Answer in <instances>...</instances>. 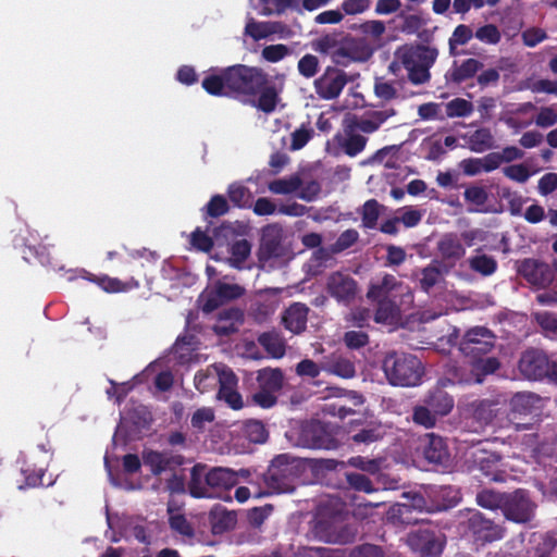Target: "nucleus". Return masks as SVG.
Returning a JSON list of instances; mask_svg holds the SVG:
<instances>
[{
    "mask_svg": "<svg viewBox=\"0 0 557 557\" xmlns=\"http://www.w3.org/2000/svg\"><path fill=\"white\" fill-rule=\"evenodd\" d=\"M347 84L346 74L334 67H327L324 73L314 81V88L320 98L331 100L337 98Z\"/></svg>",
    "mask_w": 557,
    "mask_h": 557,
    "instance_id": "nucleus-9",
    "label": "nucleus"
},
{
    "mask_svg": "<svg viewBox=\"0 0 557 557\" xmlns=\"http://www.w3.org/2000/svg\"><path fill=\"white\" fill-rule=\"evenodd\" d=\"M85 277L97 283L107 293H123L138 286V283L133 278L126 282H122L119 278L110 277L107 275L95 277L91 274H88Z\"/></svg>",
    "mask_w": 557,
    "mask_h": 557,
    "instance_id": "nucleus-20",
    "label": "nucleus"
},
{
    "mask_svg": "<svg viewBox=\"0 0 557 557\" xmlns=\"http://www.w3.org/2000/svg\"><path fill=\"white\" fill-rule=\"evenodd\" d=\"M228 197L238 207H248L252 200V194L242 184H232L228 188Z\"/></svg>",
    "mask_w": 557,
    "mask_h": 557,
    "instance_id": "nucleus-45",
    "label": "nucleus"
},
{
    "mask_svg": "<svg viewBox=\"0 0 557 557\" xmlns=\"http://www.w3.org/2000/svg\"><path fill=\"white\" fill-rule=\"evenodd\" d=\"M426 404L432 408L438 418L448 414L454 407L453 398L442 391H437L431 395L426 400Z\"/></svg>",
    "mask_w": 557,
    "mask_h": 557,
    "instance_id": "nucleus-32",
    "label": "nucleus"
},
{
    "mask_svg": "<svg viewBox=\"0 0 557 557\" xmlns=\"http://www.w3.org/2000/svg\"><path fill=\"white\" fill-rule=\"evenodd\" d=\"M199 301L205 312H211L225 302L212 285L208 286L202 292L199 297Z\"/></svg>",
    "mask_w": 557,
    "mask_h": 557,
    "instance_id": "nucleus-40",
    "label": "nucleus"
},
{
    "mask_svg": "<svg viewBox=\"0 0 557 557\" xmlns=\"http://www.w3.org/2000/svg\"><path fill=\"white\" fill-rule=\"evenodd\" d=\"M533 511L534 505L524 492L517 491L505 497L503 512L508 519L515 522H527L533 516Z\"/></svg>",
    "mask_w": 557,
    "mask_h": 557,
    "instance_id": "nucleus-10",
    "label": "nucleus"
},
{
    "mask_svg": "<svg viewBox=\"0 0 557 557\" xmlns=\"http://www.w3.org/2000/svg\"><path fill=\"white\" fill-rule=\"evenodd\" d=\"M519 273L525 277L531 284L536 286H545L550 281L549 268L536 260H523L519 268Z\"/></svg>",
    "mask_w": 557,
    "mask_h": 557,
    "instance_id": "nucleus-13",
    "label": "nucleus"
},
{
    "mask_svg": "<svg viewBox=\"0 0 557 557\" xmlns=\"http://www.w3.org/2000/svg\"><path fill=\"white\" fill-rule=\"evenodd\" d=\"M438 251L443 259L455 262L465 255V249L456 236L446 235L438 243Z\"/></svg>",
    "mask_w": 557,
    "mask_h": 557,
    "instance_id": "nucleus-25",
    "label": "nucleus"
},
{
    "mask_svg": "<svg viewBox=\"0 0 557 557\" xmlns=\"http://www.w3.org/2000/svg\"><path fill=\"white\" fill-rule=\"evenodd\" d=\"M278 94L280 90L274 85H270L265 78V84L257 92L258 97L252 96L247 101L257 109L270 113L276 109L280 102Z\"/></svg>",
    "mask_w": 557,
    "mask_h": 557,
    "instance_id": "nucleus-15",
    "label": "nucleus"
},
{
    "mask_svg": "<svg viewBox=\"0 0 557 557\" xmlns=\"http://www.w3.org/2000/svg\"><path fill=\"white\" fill-rule=\"evenodd\" d=\"M238 482L237 473L228 468L207 469V466L198 463L193 467L190 473L189 492L196 498H209L212 494L208 487L227 490Z\"/></svg>",
    "mask_w": 557,
    "mask_h": 557,
    "instance_id": "nucleus-3",
    "label": "nucleus"
},
{
    "mask_svg": "<svg viewBox=\"0 0 557 557\" xmlns=\"http://www.w3.org/2000/svg\"><path fill=\"white\" fill-rule=\"evenodd\" d=\"M421 448L424 458L432 463H442L447 459L448 453L442 437L433 434L421 440Z\"/></svg>",
    "mask_w": 557,
    "mask_h": 557,
    "instance_id": "nucleus-16",
    "label": "nucleus"
},
{
    "mask_svg": "<svg viewBox=\"0 0 557 557\" xmlns=\"http://www.w3.org/2000/svg\"><path fill=\"white\" fill-rule=\"evenodd\" d=\"M212 528L215 533H221L233 528L236 523V517L233 512L216 507L211 511Z\"/></svg>",
    "mask_w": 557,
    "mask_h": 557,
    "instance_id": "nucleus-34",
    "label": "nucleus"
},
{
    "mask_svg": "<svg viewBox=\"0 0 557 557\" xmlns=\"http://www.w3.org/2000/svg\"><path fill=\"white\" fill-rule=\"evenodd\" d=\"M437 50L435 48L403 47L396 52V62L400 63L414 84H421L429 79L428 67L435 61Z\"/></svg>",
    "mask_w": 557,
    "mask_h": 557,
    "instance_id": "nucleus-5",
    "label": "nucleus"
},
{
    "mask_svg": "<svg viewBox=\"0 0 557 557\" xmlns=\"http://www.w3.org/2000/svg\"><path fill=\"white\" fill-rule=\"evenodd\" d=\"M519 370L528 380H541L548 372V360L539 351H527L519 361Z\"/></svg>",
    "mask_w": 557,
    "mask_h": 557,
    "instance_id": "nucleus-12",
    "label": "nucleus"
},
{
    "mask_svg": "<svg viewBox=\"0 0 557 557\" xmlns=\"http://www.w3.org/2000/svg\"><path fill=\"white\" fill-rule=\"evenodd\" d=\"M312 137V129L308 127H300L292 133V150H299L306 146V144Z\"/></svg>",
    "mask_w": 557,
    "mask_h": 557,
    "instance_id": "nucleus-62",
    "label": "nucleus"
},
{
    "mask_svg": "<svg viewBox=\"0 0 557 557\" xmlns=\"http://www.w3.org/2000/svg\"><path fill=\"white\" fill-rule=\"evenodd\" d=\"M383 369L388 382L396 386H416L423 374L421 361L406 354H389L384 359Z\"/></svg>",
    "mask_w": 557,
    "mask_h": 557,
    "instance_id": "nucleus-4",
    "label": "nucleus"
},
{
    "mask_svg": "<svg viewBox=\"0 0 557 557\" xmlns=\"http://www.w3.org/2000/svg\"><path fill=\"white\" fill-rule=\"evenodd\" d=\"M493 346L494 335L485 327L476 326L465 334L460 343V350L466 356L474 358L471 364L472 375L463 379L465 383H481L485 375L494 373L498 369L499 362L497 359L492 357L478 358L480 355L487 354Z\"/></svg>",
    "mask_w": 557,
    "mask_h": 557,
    "instance_id": "nucleus-1",
    "label": "nucleus"
},
{
    "mask_svg": "<svg viewBox=\"0 0 557 557\" xmlns=\"http://www.w3.org/2000/svg\"><path fill=\"white\" fill-rule=\"evenodd\" d=\"M470 267L483 275H490L496 270V261L485 255H478L470 259Z\"/></svg>",
    "mask_w": 557,
    "mask_h": 557,
    "instance_id": "nucleus-49",
    "label": "nucleus"
},
{
    "mask_svg": "<svg viewBox=\"0 0 557 557\" xmlns=\"http://www.w3.org/2000/svg\"><path fill=\"white\" fill-rule=\"evenodd\" d=\"M407 542L412 550L423 556L436 557L443 549V542L426 529L411 532Z\"/></svg>",
    "mask_w": 557,
    "mask_h": 557,
    "instance_id": "nucleus-11",
    "label": "nucleus"
},
{
    "mask_svg": "<svg viewBox=\"0 0 557 557\" xmlns=\"http://www.w3.org/2000/svg\"><path fill=\"white\" fill-rule=\"evenodd\" d=\"M337 39L335 36H324L313 44V49L320 53L327 54L333 58L336 53Z\"/></svg>",
    "mask_w": 557,
    "mask_h": 557,
    "instance_id": "nucleus-59",
    "label": "nucleus"
},
{
    "mask_svg": "<svg viewBox=\"0 0 557 557\" xmlns=\"http://www.w3.org/2000/svg\"><path fill=\"white\" fill-rule=\"evenodd\" d=\"M467 143L469 148L478 153L490 150L495 146L494 136L488 128L476 129L468 137Z\"/></svg>",
    "mask_w": 557,
    "mask_h": 557,
    "instance_id": "nucleus-26",
    "label": "nucleus"
},
{
    "mask_svg": "<svg viewBox=\"0 0 557 557\" xmlns=\"http://www.w3.org/2000/svg\"><path fill=\"white\" fill-rule=\"evenodd\" d=\"M472 110V104L465 99L456 98L446 103V114L449 117L467 116Z\"/></svg>",
    "mask_w": 557,
    "mask_h": 557,
    "instance_id": "nucleus-50",
    "label": "nucleus"
},
{
    "mask_svg": "<svg viewBox=\"0 0 557 557\" xmlns=\"http://www.w3.org/2000/svg\"><path fill=\"white\" fill-rule=\"evenodd\" d=\"M321 428L318 424H311L304 430V440L301 445L308 448H330L329 443L321 437L315 436V433L320 432Z\"/></svg>",
    "mask_w": 557,
    "mask_h": 557,
    "instance_id": "nucleus-43",
    "label": "nucleus"
},
{
    "mask_svg": "<svg viewBox=\"0 0 557 557\" xmlns=\"http://www.w3.org/2000/svg\"><path fill=\"white\" fill-rule=\"evenodd\" d=\"M327 286L331 294L341 300L355 293V282L341 273L331 275Z\"/></svg>",
    "mask_w": 557,
    "mask_h": 557,
    "instance_id": "nucleus-21",
    "label": "nucleus"
},
{
    "mask_svg": "<svg viewBox=\"0 0 557 557\" xmlns=\"http://www.w3.org/2000/svg\"><path fill=\"white\" fill-rule=\"evenodd\" d=\"M475 462L481 471L492 481H504L506 479V468L508 463L502 462L495 454H482L476 456Z\"/></svg>",
    "mask_w": 557,
    "mask_h": 557,
    "instance_id": "nucleus-14",
    "label": "nucleus"
},
{
    "mask_svg": "<svg viewBox=\"0 0 557 557\" xmlns=\"http://www.w3.org/2000/svg\"><path fill=\"white\" fill-rule=\"evenodd\" d=\"M347 51L349 53L350 62H362L368 60L373 52V49L366 42L364 39H347Z\"/></svg>",
    "mask_w": 557,
    "mask_h": 557,
    "instance_id": "nucleus-35",
    "label": "nucleus"
},
{
    "mask_svg": "<svg viewBox=\"0 0 557 557\" xmlns=\"http://www.w3.org/2000/svg\"><path fill=\"white\" fill-rule=\"evenodd\" d=\"M246 34L255 40L267 38L275 33V24L270 22L249 21L246 25Z\"/></svg>",
    "mask_w": 557,
    "mask_h": 557,
    "instance_id": "nucleus-39",
    "label": "nucleus"
},
{
    "mask_svg": "<svg viewBox=\"0 0 557 557\" xmlns=\"http://www.w3.org/2000/svg\"><path fill=\"white\" fill-rule=\"evenodd\" d=\"M251 7L261 15L280 14L289 5V0H250Z\"/></svg>",
    "mask_w": 557,
    "mask_h": 557,
    "instance_id": "nucleus-33",
    "label": "nucleus"
},
{
    "mask_svg": "<svg viewBox=\"0 0 557 557\" xmlns=\"http://www.w3.org/2000/svg\"><path fill=\"white\" fill-rule=\"evenodd\" d=\"M259 343L273 358H282L285 354V342L277 333L268 332L261 334Z\"/></svg>",
    "mask_w": 557,
    "mask_h": 557,
    "instance_id": "nucleus-28",
    "label": "nucleus"
},
{
    "mask_svg": "<svg viewBox=\"0 0 557 557\" xmlns=\"http://www.w3.org/2000/svg\"><path fill=\"white\" fill-rule=\"evenodd\" d=\"M269 190L276 195H296L300 188V178L298 175H290L288 177L274 180L268 185Z\"/></svg>",
    "mask_w": 557,
    "mask_h": 557,
    "instance_id": "nucleus-29",
    "label": "nucleus"
},
{
    "mask_svg": "<svg viewBox=\"0 0 557 557\" xmlns=\"http://www.w3.org/2000/svg\"><path fill=\"white\" fill-rule=\"evenodd\" d=\"M393 115V112L387 111H373L361 116L356 122V127L363 133L375 132L387 119Z\"/></svg>",
    "mask_w": 557,
    "mask_h": 557,
    "instance_id": "nucleus-27",
    "label": "nucleus"
},
{
    "mask_svg": "<svg viewBox=\"0 0 557 557\" xmlns=\"http://www.w3.org/2000/svg\"><path fill=\"white\" fill-rule=\"evenodd\" d=\"M438 417L432 408L425 403L424 406H419L414 409L413 421L424 428H433Z\"/></svg>",
    "mask_w": 557,
    "mask_h": 557,
    "instance_id": "nucleus-47",
    "label": "nucleus"
},
{
    "mask_svg": "<svg viewBox=\"0 0 557 557\" xmlns=\"http://www.w3.org/2000/svg\"><path fill=\"white\" fill-rule=\"evenodd\" d=\"M197 346L198 342L195 336L191 334H185L177 338L172 352L180 362H190L193 360V352L197 349Z\"/></svg>",
    "mask_w": 557,
    "mask_h": 557,
    "instance_id": "nucleus-24",
    "label": "nucleus"
},
{
    "mask_svg": "<svg viewBox=\"0 0 557 557\" xmlns=\"http://www.w3.org/2000/svg\"><path fill=\"white\" fill-rule=\"evenodd\" d=\"M535 319L547 334H557V318L548 312H539Z\"/></svg>",
    "mask_w": 557,
    "mask_h": 557,
    "instance_id": "nucleus-64",
    "label": "nucleus"
},
{
    "mask_svg": "<svg viewBox=\"0 0 557 557\" xmlns=\"http://www.w3.org/2000/svg\"><path fill=\"white\" fill-rule=\"evenodd\" d=\"M231 233L228 225H223L216 233L214 242L200 230H196L190 236V244L198 250L209 251L212 246L220 247V237H226Z\"/></svg>",
    "mask_w": 557,
    "mask_h": 557,
    "instance_id": "nucleus-22",
    "label": "nucleus"
},
{
    "mask_svg": "<svg viewBox=\"0 0 557 557\" xmlns=\"http://www.w3.org/2000/svg\"><path fill=\"white\" fill-rule=\"evenodd\" d=\"M212 286L222 296L225 302L228 300L236 299L245 293V289L237 284H226L216 282Z\"/></svg>",
    "mask_w": 557,
    "mask_h": 557,
    "instance_id": "nucleus-54",
    "label": "nucleus"
},
{
    "mask_svg": "<svg viewBox=\"0 0 557 557\" xmlns=\"http://www.w3.org/2000/svg\"><path fill=\"white\" fill-rule=\"evenodd\" d=\"M242 321L243 312L236 308H228L219 313V318L213 330L218 335H228L237 331Z\"/></svg>",
    "mask_w": 557,
    "mask_h": 557,
    "instance_id": "nucleus-17",
    "label": "nucleus"
},
{
    "mask_svg": "<svg viewBox=\"0 0 557 557\" xmlns=\"http://www.w3.org/2000/svg\"><path fill=\"white\" fill-rule=\"evenodd\" d=\"M203 89L214 96H228L231 91L226 87V72L222 76L211 75L203 79Z\"/></svg>",
    "mask_w": 557,
    "mask_h": 557,
    "instance_id": "nucleus-37",
    "label": "nucleus"
},
{
    "mask_svg": "<svg viewBox=\"0 0 557 557\" xmlns=\"http://www.w3.org/2000/svg\"><path fill=\"white\" fill-rule=\"evenodd\" d=\"M465 199L468 203L472 205L473 208L470 211H481V208L487 200V191L482 186H470L465 190Z\"/></svg>",
    "mask_w": 557,
    "mask_h": 557,
    "instance_id": "nucleus-41",
    "label": "nucleus"
},
{
    "mask_svg": "<svg viewBox=\"0 0 557 557\" xmlns=\"http://www.w3.org/2000/svg\"><path fill=\"white\" fill-rule=\"evenodd\" d=\"M472 416L479 422L487 424L490 421H492V418L494 417V410L492 409L490 403L480 401L479 404L473 405Z\"/></svg>",
    "mask_w": 557,
    "mask_h": 557,
    "instance_id": "nucleus-60",
    "label": "nucleus"
},
{
    "mask_svg": "<svg viewBox=\"0 0 557 557\" xmlns=\"http://www.w3.org/2000/svg\"><path fill=\"white\" fill-rule=\"evenodd\" d=\"M397 216L406 227H413L421 221L423 212L411 207H405L397 211Z\"/></svg>",
    "mask_w": 557,
    "mask_h": 557,
    "instance_id": "nucleus-56",
    "label": "nucleus"
},
{
    "mask_svg": "<svg viewBox=\"0 0 557 557\" xmlns=\"http://www.w3.org/2000/svg\"><path fill=\"white\" fill-rule=\"evenodd\" d=\"M216 382L220 383L219 398L223 399L233 409L242 408V397L235 389L236 376L227 367L213 364L195 375V386L200 393L207 392Z\"/></svg>",
    "mask_w": 557,
    "mask_h": 557,
    "instance_id": "nucleus-2",
    "label": "nucleus"
},
{
    "mask_svg": "<svg viewBox=\"0 0 557 557\" xmlns=\"http://www.w3.org/2000/svg\"><path fill=\"white\" fill-rule=\"evenodd\" d=\"M367 144V138L359 134H350L343 144L345 152L355 157L360 153Z\"/></svg>",
    "mask_w": 557,
    "mask_h": 557,
    "instance_id": "nucleus-53",
    "label": "nucleus"
},
{
    "mask_svg": "<svg viewBox=\"0 0 557 557\" xmlns=\"http://www.w3.org/2000/svg\"><path fill=\"white\" fill-rule=\"evenodd\" d=\"M539 403L540 399L531 393H518L511 398L510 406L513 412L528 414L537 408Z\"/></svg>",
    "mask_w": 557,
    "mask_h": 557,
    "instance_id": "nucleus-30",
    "label": "nucleus"
},
{
    "mask_svg": "<svg viewBox=\"0 0 557 557\" xmlns=\"http://www.w3.org/2000/svg\"><path fill=\"white\" fill-rule=\"evenodd\" d=\"M398 289L409 292L408 287L404 286L403 283L398 282L393 275H385L380 284L371 285L368 297L380 302L375 314L376 322L386 323L398 314L395 306L385 302L386 298L396 297L394 292ZM408 295L410 296V293H408Z\"/></svg>",
    "mask_w": 557,
    "mask_h": 557,
    "instance_id": "nucleus-7",
    "label": "nucleus"
},
{
    "mask_svg": "<svg viewBox=\"0 0 557 557\" xmlns=\"http://www.w3.org/2000/svg\"><path fill=\"white\" fill-rule=\"evenodd\" d=\"M474 36L478 40L487 45H497L502 38L500 30L494 24H485L480 26L475 30Z\"/></svg>",
    "mask_w": 557,
    "mask_h": 557,
    "instance_id": "nucleus-46",
    "label": "nucleus"
},
{
    "mask_svg": "<svg viewBox=\"0 0 557 557\" xmlns=\"http://www.w3.org/2000/svg\"><path fill=\"white\" fill-rule=\"evenodd\" d=\"M245 435L252 443H264L268 433L264 425L259 421H249L245 424Z\"/></svg>",
    "mask_w": 557,
    "mask_h": 557,
    "instance_id": "nucleus-51",
    "label": "nucleus"
},
{
    "mask_svg": "<svg viewBox=\"0 0 557 557\" xmlns=\"http://www.w3.org/2000/svg\"><path fill=\"white\" fill-rule=\"evenodd\" d=\"M264 84L265 74L260 69L236 65L226 71V87L236 96L250 99Z\"/></svg>",
    "mask_w": 557,
    "mask_h": 557,
    "instance_id": "nucleus-6",
    "label": "nucleus"
},
{
    "mask_svg": "<svg viewBox=\"0 0 557 557\" xmlns=\"http://www.w3.org/2000/svg\"><path fill=\"white\" fill-rule=\"evenodd\" d=\"M419 284L424 292H429L430 288L438 284L442 280V273L438 268L431 264L422 269L419 274Z\"/></svg>",
    "mask_w": 557,
    "mask_h": 557,
    "instance_id": "nucleus-42",
    "label": "nucleus"
},
{
    "mask_svg": "<svg viewBox=\"0 0 557 557\" xmlns=\"http://www.w3.org/2000/svg\"><path fill=\"white\" fill-rule=\"evenodd\" d=\"M214 420V412L211 408L203 407L197 409L190 419L191 426L198 431L206 428L207 424Z\"/></svg>",
    "mask_w": 557,
    "mask_h": 557,
    "instance_id": "nucleus-52",
    "label": "nucleus"
},
{
    "mask_svg": "<svg viewBox=\"0 0 557 557\" xmlns=\"http://www.w3.org/2000/svg\"><path fill=\"white\" fill-rule=\"evenodd\" d=\"M323 369L343 379H350L356 372L354 364L349 360L343 358H336L332 361L325 362L323 364Z\"/></svg>",
    "mask_w": 557,
    "mask_h": 557,
    "instance_id": "nucleus-36",
    "label": "nucleus"
},
{
    "mask_svg": "<svg viewBox=\"0 0 557 557\" xmlns=\"http://www.w3.org/2000/svg\"><path fill=\"white\" fill-rule=\"evenodd\" d=\"M308 309L301 304H294L283 315L285 327L294 334H299L306 327Z\"/></svg>",
    "mask_w": 557,
    "mask_h": 557,
    "instance_id": "nucleus-19",
    "label": "nucleus"
},
{
    "mask_svg": "<svg viewBox=\"0 0 557 557\" xmlns=\"http://www.w3.org/2000/svg\"><path fill=\"white\" fill-rule=\"evenodd\" d=\"M288 53V48L285 45H271L262 50V57L269 62H278L284 59Z\"/></svg>",
    "mask_w": 557,
    "mask_h": 557,
    "instance_id": "nucleus-61",
    "label": "nucleus"
},
{
    "mask_svg": "<svg viewBox=\"0 0 557 557\" xmlns=\"http://www.w3.org/2000/svg\"><path fill=\"white\" fill-rule=\"evenodd\" d=\"M536 171H531L525 164H512L503 169L506 177L518 183L527 182Z\"/></svg>",
    "mask_w": 557,
    "mask_h": 557,
    "instance_id": "nucleus-48",
    "label": "nucleus"
},
{
    "mask_svg": "<svg viewBox=\"0 0 557 557\" xmlns=\"http://www.w3.org/2000/svg\"><path fill=\"white\" fill-rule=\"evenodd\" d=\"M289 460V456L281 455L273 460L269 469L267 480L275 493H287L294 488L290 482L293 467H290Z\"/></svg>",
    "mask_w": 557,
    "mask_h": 557,
    "instance_id": "nucleus-8",
    "label": "nucleus"
},
{
    "mask_svg": "<svg viewBox=\"0 0 557 557\" xmlns=\"http://www.w3.org/2000/svg\"><path fill=\"white\" fill-rule=\"evenodd\" d=\"M505 497L506 496L494 493L492 491H483L478 495V503L484 508L494 509L496 507H502L503 509Z\"/></svg>",
    "mask_w": 557,
    "mask_h": 557,
    "instance_id": "nucleus-55",
    "label": "nucleus"
},
{
    "mask_svg": "<svg viewBox=\"0 0 557 557\" xmlns=\"http://www.w3.org/2000/svg\"><path fill=\"white\" fill-rule=\"evenodd\" d=\"M250 244L246 239H239L228 246V257H223L222 252H216L212 258L215 260H224L231 267L239 269L243 262L250 256Z\"/></svg>",
    "mask_w": 557,
    "mask_h": 557,
    "instance_id": "nucleus-18",
    "label": "nucleus"
},
{
    "mask_svg": "<svg viewBox=\"0 0 557 557\" xmlns=\"http://www.w3.org/2000/svg\"><path fill=\"white\" fill-rule=\"evenodd\" d=\"M472 37H473V32L468 25H465V24L458 25L454 29V32L449 38V41H448L450 53L455 54L456 48L458 46H463V45L468 44Z\"/></svg>",
    "mask_w": 557,
    "mask_h": 557,
    "instance_id": "nucleus-44",
    "label": "nucleus"
},
{
    "mask_svg": "<svg viewBox=\"0 0 557 557\" xmlns=\"http://www.w3.org/2000/svg\"><path fill=\"white\" fill-rule=\"evenodd\" d=\"M143 458L144 463L148 466L154 474L166 470L171 462L170 457L158 451H146Z\"/></svg>",
    "mask_w": 557,
    "mask_h": 557,
    "instance_id": "nucleus-38",
    "label": "nucleus"
},
{
    "mask_svg": "<svg viewBox=\"0 0 557 557\" xmlns=\"http://www.w3.org/2000/svg\"><path fill=\"white\" fill-rule=\"evenodd\" d=\"M319 60L315 55L306 54L298 62V71L305 77H312L318 72Z\"/></svg>",
    "mask_w": 557,
    "mask_h": 557,
    "instance_id": "nucleus-58",
    "label": "nucleus"
},
{
    "mask_svg": "<svg viewBox=\"0 0 557 557\" xmlns=\"http://www.w3.org/2000/svg\"><path fill=\"white\" fill-rule=\"evenodd\" d=\"M344 342L347 347L358 349L366 346L369 342L368 334L362 330L348 331L344 335Z\"/></svg>",
    "mask_w": 557,
    "mask_h": 557,
    "instance_id": "nucleus-57",
    "label": "nucleus"
},
{
    "mask_svg": "<svg viewBox=\"0 0 557 557\" xmlns=\"http://www.w3.org/2000/svg\"><path fill=\"white\" fill-rule=\"evenodd\" d=\"M379 218V203L375 200H369L363 206L362 222L367 227H373Z\"/></svg>",
    "mask_w": 557,
    "mask_h": 557,
    "instance_id": "nucleus-63",
    "label": "nucleus"
},
{
    "mask_svg": "<svg viewBox=\"0 0 557 557\" xmlns=\"http://www.w3.org/2000/svg\"><path fill=\"white\" fill-rule=\"evenodd\" d=\"M258 382L261 388L276 394L283 384V374L277 369H264L258 374Z\"/></svg>",
    "mask_w": 557,
    "mask_h": 557,
    "instance_id": "nucleus-31",
    "label": "nucleus"
},
{
    "mask_svg": "<svg viewBox=\"0 0 557 557\" xmlns=\"http://www.w3.org/2000/svg\"><path fill=\"white\" fill-rule=\"evenodd\" d=\"M469 521L478 540L488 542L502 537L500 531L494 529L492 523L483 520L479 513H473Z\"/></svg>",
    "mask_w": 557,
    "mask_h": 557,
    "instance_id": "nucleus-23",
    "label": "nucleus"
}]
</instances>
